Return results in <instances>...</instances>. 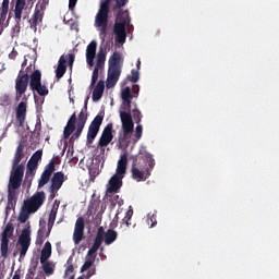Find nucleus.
Returning <instances> with one entry per match:
<instances>
[{
	"label": "nucleus",
	"mask_w": 279,
	"mask_h": 279,
	"mask_svg": "<svg viewBox=\"0 0 279 279\" xmlns=\"http://www.w3.org/2000/svg\"><path fill=\"white\" fill-rule=\"evenodd\" d=\"M121 98L123 100V110H126L128 112L132 111V99H134V96L132 95V88L125 87L121 93Z\"/></svg>",
	"instance_id": "nucleus-20"
},
{
	"label": "nucleus",
	"mask_w": 279,
	"mask_h": 279,
	"mask_svg": "<svg viewBox=\"0 0 279 279\" xmlns=\"http://www.w3.org/2000/svg\"><path fill=\"white\" fill-rule=\"evenodd\" d=\"M141 92V87L138 85H133L132 95L133 97H138V93Z\"/></svg>",
	"instance_id": "nucleus-53"
},
{
	"label": "nucleus",
	"mask_w": 279,
	"mask_h": 279,
	"mask_svg": "<svg viewBox=\"0 0 279 279\" xmlns=\"http://www.w3.org/2000/svg\"><path fill=\"white\" fill-rule=\"evenodd\" d=\"M104 123V116L98 114L94 118L92 123L89 124L88 132H87V145H93L95 138H97V134H99V129Z\"/></svg>",
	"instance_id": "nucleus-12"
},
{
	"label": "nucleus",
	"mask_w": 279,
	"mask_h": 279,
	"mask_svg": "<svg viewBox=\"0 0 279 279\" xmlns=\"http://www.w3.org/2000/svg\"><path fill=\"white\" fill-rule=\"evenodd\" d=\"M44 16H45V10L36 7L33 17L29 20L31 29H34V32H36L38 29V25L43 23Z\"/></svg>",
	"instance_id": "nucleus-19"
},
{
	"label": "nucleus",
	"mask_w": 279,
	"mask_h": 279,
	"mask_svg": "<svg viewBox=\"0 0 279 279\" xmlns=\"http://www.w3.org/2000/svg\"><path fill=\"white\" fill-rule=\"evenodd\" d=\"M129 82H132L133 84H136L138 80H141V74L138 73V70H132L131 75L128 76Z\"/></svg>",
	"instance_id": "nucleus-39"
},
{
	"label": "nucleus",
	"mask_w": 279,
	"mask_h": 279,
	"mask_svg": "<svg viewBox=\"0 0 279 279\" xmlns=\"http://www.w3.org/2000/svg\"><path fill=\"white\" fill-rule=\"evenodd\" d=\"M111 228H117V222H111Z\"/></svg>",
	"instance_id": "nucleus-63"
},
{
	"label": "nucleus",
	"mask_w": 279,
	"mask_h": 279,
	"mask_svg": "<svg viewBox=\"0 0 279 279\" xmlns=\"http://www.w3.org/2000/svg\"><path fill=\"white\" fill-rule=\"evenodd\" d=\"M64 73H66V58L64 56H61L56 70V77H58V80H61V77H64Z\"/></svg>",
	"instance_id": "nucleus-25"
},
{
	"label": "nucleus",
	"mask_w": 279,
	"mask_h": 279,
	"mask_svg": "<svg viewBox=\"0 0 279 279\" xmlns=\"http://www.w3.org/2000/svg\"><path fill=\"white\" fill-rule=\"evenodd\" d=\"M82 239H84V231L74 230V233H73L74 244L80 245V243H82Z\"/></svg>",
	"instance_id": "nucleus-38"
},
{
	"label": "nucleus",
	"mask_w": 279,
	"mask_h": 279,
	"mask_svg": "<svg viewBox=\"0 0 279 279\" xmlns=\"http://www.w3.org/2000/svg\"><path fill=\"white\" fill-rule=\"evenodd\" d=\"M62 184H64V173L63 172H56L51 179V185L49 191L51 193V197H56V193H58L59 189H62Z\"/></svg>",
	"instance_id": "nucleus-17"
},
{
	"label": "nucleus",
	"mask_w": 279,
	"mask_h": 279,
	"mask_svg": "<svg viewBox=\"0 0 279 279\" xmlns=\"http://www.w3.org/2000/svg\"><path fill=\"white\" fill-rule=\"evenodd\" d=\"M23 184V179L19 174L9 178L8 184V204L13 206L16 204V191Z\"/></svg>",
	"instance_id": "nucleus-7"
},
{
	"label": "nucleus",
	"mask_w": 279,
	"mask_h": 279,
	"mask_svg": "<svg viewBox=\"0 0 279 279\" xmlns=\"http://www.w3.org/2000/svg\"><path fill=\"white\" fill-rule=\"evenodd\" d=\"M156 214H148V218L146 221L149 228H155V226H157L158 220H156Z\"/></svg>",
	"instance_id": "nucleus-41"
},
{
	"label": "nucleus",
	"mask_w": 279,
	"mask_h": 279,
	"mask_svg": "<svg viewBox=\"0 0 279 279\" xmlns=\"http://www.w3.org/2000/svg\"><path fill=\"white\" fill-rule=\"evenodd\" d=\"M41 158H43V150H37L36 153L33 154V156L31 157V160L38 163L39 160H41Z\"/></svg>",
	"instance_id": "nucleus-47"
},
{
	"label": "nucleus",
	"mask_w": 279,
	"mask_h": 279,
	"mask_svg": "<svg viewBox=\"0 0 279 279\" xmlns=\"http://www.w3.org/2000/svg\"><path fill=\"white\" fill-rule=\"evenodd\" d=\"M129 1L130 0H116V5L113 7V10H119L113 25V34L117 45H125V40H128L125 27L132 23V19L130 17V11L120 9L125 8Z\"/></svg>",
	"instance_id": "nucleus-2"
},
{
	"label": "nucleus",
	"mask_w": 279,
	"mask_h": 279,
	"mask_svg": "<svg viewBox=\"0 0 279 279\" xmlns=\"http://www.w3.org/2000/svg\"><path fill=\"white\" fill-rule=\"evenodd\" d=\"M101 97H104V92H101L100 89L94 88L93 95H92L93 101H99V99H101Z\"/></svg>",
	"instance_id": "nucleus-45"
},
{
	"label": "nucleus",
	"mask_w": 279,
	"mask_h": 279,
	"mask_svg": "<svg viewBox=\"0 0 279 279\" xmlns=\"http://www.w3.org/2000/svg\"><path fill=\"white\" fill-rule=\"evenodd\" d=\"M25 147L23 144H20L16 147L13 160H12V168L10 172V178H14L15 174H19L20 179H23L25 175V163H21V160L25 158V153H24Z\"/></svg>",
	"instance_id": "nucleus-6"
},
{
	"label": "nucleus",
	"mask_w": 279,
	"mask_h": 279,
	"mask_svg": "<svg viewBox=\"0 0 279 279\" xmlns=\"http://www.w3.org/2000/svg\"><path fill=\"white\" fill-rule=\"evenodd\" d=\"M47 5H49V0H41L36 8H39L40 10H47Z\"/></svg>",
	"instance_id": "nucleus-51"
},
{
	"label": "nucleus",
	"mask_w": 279,
	"mask_h": 279,
	"mask_svg": "<svg viewBox=\"0 0 279 279\" xmlns=\"http://www.w3.org/2000/svg\"><path fill=\"white\" fill-rule=\"evenodd\" d=\"M65 270H64V279H69L71 278V276L75 277V268L73 267V255H71L68 260L66 264L64 265Z\"/></svg>",
	"instance_id": "nucleus-27"
},
{
	"label": "nucleus",
	"mask_w": 279,
	"mask_h": 279,
	"mask_svg": "<svg viewBox=\"0 0 279 279\" xmlns=\"http://www.w3.org/2000/svg\"><path fill=\"white\" fill-rule=\"evenodd\" d=\"M27 64V60L22 63V69L15 80V101H21V97L27 93V86H29L33 93H37L40 97H47L49 95V88L47 84L43 83V73L40 70L32 71V65L26 68V71H23V68Z\"/></svg>",
	"instance_id": "nucleus-1"
},
{
	"label": "nucleus",
	"mask_w": 279,
	"mask_h": 279,
	"mask_svg": "<svg viewBox=\"0 0 279 279\" xmlns=\"http://www.w3.org/2000/svg\"><path fill=\"white\" fill-rule=\"evenodd\" d=\"M58 215V209H51L48 218V231L46 232V236H49L51 234V230L53 229V225L56 223V217Z\"/></svg>",
	"instance_id": "nucleus-31"
},
{
	"label": "nucleus",
	"mask_w": 279,
	"mask_h": 279,
	"mask_svg": "<svg viewBox=\"0 0 279 279\" xmlns=\"http://www.w3.org/2000/svg\"><path fill=\"white\" fill-rule=\"evenodd\" d=\"M19 56V52L16 50H12L10 53H9V59L10 60H16V57Z\"/></svg>",
	"instance_id": "nucleus-57"
},
{
	"label": "nucleus",
	"mask_w": 279,
	"mask_h": 279,
	"mask_svg": "<svg viewBox=\"0 0 279 279\" xmlns=\"http://www.w3.org/2000/svg\"><path fill=\"white\" fill-rule=\"evenodd\" d=\"M119 77H121V68L109 65L106 82L107 88H114L117 82H119Z\"/></svg>",
	"instance_id": "nucleus-15"
},
{
	"label": "nucleus",
	"mask_w": 279,
	"mask_h": 279,
	"mask_svg": "<svg viewBox=\"0 0 279 279\" xmlns=\"http://www.w3.org/2000/svg\"><path fill=\"white\" fill-rule=\"evenodd\" d=\"M14 29H17V32H20L21 26L19 24L15 25Z\"/></svg>",
	"instance_id": "nucleus-62"
},
{
	"label": "nucleus",
	"mask_w": 279,
	"mask_h": 279,
	"mask_svg": "<svg viewBox=\"0 0 279 279\" xmlns=\"http://www.w3.org/2000/svg\"><path fill=\"white\" fill-rule=\"evenodd\" d=\"M101 243H104V242H101V240H99V239L94 240V244L90 248L94 250L95 252H97L99 250V247H101Z\"/></svg>",
	"instance_id": "nucleus-50"
},
{
	"label": "nucleus",
	"mask_w": 279,
	"mask_h": 279,
	"mask_svg": "<svg viewBox=\"0 0 279 279\" xmlns=\"http://www.w3.org/2000/svg\"><path fill=\"white\" fill-rule=\"evenodd\" d=\"M5 19H8V10L0 9V25L2 27H8V24L5 23Z\"/></svg>",
	"instance_id": "nucleus-40"
},
{
	"label": "nucleus",
	"mask_w": 279,
	"mask_h": 279,
	"mask_svg": "<svg viewBox=\"0 0 279 279\" xmlns=\"http://www.w3.org/2000/svg\"><path fill=\"white\" fill-rule=\"evenodd\" d=\"M131 173L136 182H145L151 175V170H149V167L140 166L135 159L131 167Z\"/></svg>",
	"instance_id": "nucleus-10"
},
{
	"label": "nucleus",
	"mask_w": 279,
	"mask_h": 279,
	"mask_svg": "<svg viewBox=\"0 0 279 279\" xmlns=\"http://www.w3.org/2000/svg\"><path fill=\"white\" fill-rule=\"evenodd\" d=\"M104 236H106V232L104 230V227H99L95 240H99V241L104 242Z\"/></svg>",
	"instance_id": "nucleus-48"
},
{
	"label": "nucleus",
	"mask_w": 279,
	"mask_h": 279,
	"mask_svg": "<svg viewBox=\"0 0 279 279\" xmlns=\"http://www.w3.org/2000/svg\"><path fill=\"white\" fill-rule=\"evenodd\" d=\"M75 5H77V0H69V10H75Z\"/></svg>",
	"instance_id": "nucleus-58"
},
{
	"label": "nucleus",
	"mask_w": 279,
	"mask_h": 279,
	"mask_svg": "<svg viewBox=\"0 0 279 279\" xmlns=\"http://www.w3.org/2000/svg\"><path fill=\"white\" fill-rule=\"evenodd\" d=\"M25 5H26L25 0H16L15 10H14L16 23H21V19L23 16V10H25Z\"/></svg>",
	"instance_id": "nucleus-26"
},
{
	"label": "nucleus",
	"mask_w": 279,
	"mask_h": 279,
	"mask_svg": "<svg viewBox=\"0 0 279 279\" xmlns=\"http://www.w3.org/2000/svg\"><path fill=\"white\" fill-rule=\"evenodd\" d=\"M34 213L35 211H32V209L24 204L19 216L20 223H26L27 219H29V215H34Z\"/></svg>",
	"instance_id": "nucleus-30"
},
{
	"label": "nucleus",
	"mask_w": 279,
	"mask_h": 279,
	"mask_svg": "<svg viewBox=\"0 0 279 279\" xmlns=\"http://www.w3.org/2000/svg\"><path fill=\"white\" fill-rule=\"evenodd\" d=\"M95 254H97V251L89 248L87 252L86 258H93V257L97 258V255H95Z\"/></svg>",
	"instance_id": "nucleus-56"
},
{
	"label": "nucleus",
	"mask_w": 279,
	"mask_h": 279,
	"mask_svg": "<svg viewBox=\"0 0 279 279\" xmlns=\"http://www.w3.org/2000/svg\"><path fill=\"white\" fill-rule=\"evenodd\" d=\"M43 265V269H44V274H46V276H53V271H56V268L53 267V264H51V262H44L41 263Z\"/></svg>",
	"instance_id": "nucleus-34"
},
{
	"label": "nucleus",
	"mask_w": 279,
	"mask_h": 279,
	"mask_svg": "<svg viewBox=\"0 0 279 279\" xmlns=\"http://www.w3.org/2000/svg\"><path fill=\"white\" fill-rule=\"evenodd\" d=\"M37 167H38V162H36L32 159L28 160V163H27L28 169H37Z\"/></svg>",
	"instance_id": "nucleus-54"
},
{
	"label": "nucleus",
	"mask_w": 279,
	"mask_h": 279,
	"mask_svg": "<svg viewBox=\"0 0 279 279\" xmlns=\"http://www.w3.org/2000/svg\"><path fill=\"white\" fill-rule=\"evenodd\" d=\"M133 119L135 121V123H141L142 119H143V113H141V110L138 109H133Z\"/></svg>",
	"instance_id": "nucleus-46"
},
{
	"label": "nucleus",
	"mask_w": 279,
	"mask_h": 279,
	"mask_svg": "<svg viewBox=\"0 0 279 279\" xmlns=\"http://www.w3.org/2000/svg\"><path fill=\"white\" fill-rule=\"evenodd\" d=\"M118 236L119 233H117L114 229H109L107 232H105L104 241L107 245H112V243L117 241Z\"/></svg>",
	"instance_id": "nucleus-29"
},
{
	"label": "nucleus",
	"mask_w": 279,
	"mask_h": 279,
	"mask_svg": "<svg viewBox=\"0 0 279 279\" xmlns=\"http://www.w3.org/2000/svg\"><path fill=\"white\" fill-rule=\"evenodd\" d=\"M51 258V242L47 241L41 250L40 263H46Z\"/></svg>",
	"instance_id": "nucleus-28"
},
{
	"label": "nucleus",
	"mask_w": 279,
	"mask_h": 279,
	"mask_svg": "<svg viewBox=\"0 0 279 279\" xmlns=\"http://www.w3.org/2000/svg\"><path fill=\"white\" fill-rule=\"evenodd\" d=\"M99 69L95 68L92 74V83L90 86H95L97 84V81L99 80Z\"/></svg>",
	"instance_id": "nucleus-44"
},
{
	"label": "nucleus",
	"mask_w": 279,
	"mask_h": 279,
	"mask_svg": "<svg viewBox=\"0 0 279 279\" xmlns=\"http://www.w3.org/2000/svg\"><path fill=\"white\" fill-rule=\"evenodd\" d=\"M134 216V210L129 209L125 213V217L122 219V227L125 226V228H130V226H132V222H130L132 220V217Z\"/></svg>",
	"instance_id": "nucleus-36"
},
{
	"label": "nucleus",
	"mask_w": 279,
	"mask_h": 279,
	"mask_svg": "<svg viewBox=\"0 0 279 279\" xmlns=\"http://www.w3.org/2000/svg\"><path fill=\"white\" fill-rule=\"evenodd\" d=\"M81 271H87L86 278H92V276H95V274H97V268H95V255L94 257H86L85 263L81 267Z\"/></svg>",
	"instance_id": "nucleus-21"
},
{
	"label": "nucleus",
	"mask_w": 279,
	"mask_h": 279,
	"mask_svg": "<svg viewBox=\"0 0 279 279\" xmlns=\"http://www.w3.org/2000/svg\"><path fill=\"white\" fill-rule=\"evenodd\" d=\"M0 10H10V0H3L2 5L0 7Z\"/></svg>",
	"instance_id": "nucleus-52"
},
{
	"label": "nucleus",
	"mask_w": 279,
	"mask_h": 279,
	"mask_svg": "<svg viewBox=\"0 0 279 279\" xmlns=\"http://www.w3.org/2000/svg\"><path fill=\"white\" fill-rule=\"evenodd\" d=\"M88 104L85 102L84 108L81 110L78 114V120L76 123V131L72 135L71 138H80L82 136V132H84V128L86 125V121H88Z\"/></svg>",
	"instance_id": "nucleus-13"
},
{
	"label": "nucleus",
	"mask_w": 279,
	"mask_h": 279,
	"mask_svg": "<svg viewBox=\"0 0 279 279\" xmlns=\"http://www.w3.org/2000/svg\"><path fill=\"white\" fill-rule=\"evenodd\" d=\"M112 123L107 124V128L104 129L102 134L98 141V147H108L110 143H112V138H114V135H112Z\"/></svg>",
	"instance_id": "nucleus-18"
},
{
	"label": "nucleus",
	"mask_w": 279,
	"mask_h": 279,
	"mask_svg": "<svg viewBox=\"0 0 279 279\" xmlns=\"http://www.w3.org/2000/svg\"><path fill=\"white\" fill-rule=\"evenodd\" d=\"M105 64H106V51H104V49H100L97 54L96 68L102 69Z\"/></svg>",
	"instance_id": "nucleus-32"
},
{
	"label": "nucleus",
	"mask_w": 279,
	"mask_h": 279,
	"mask_svg": "<svg viewBox=\"0 0 279 279\" xmlns=\"http://www.w3.org/2000/svg\"><path fill=\"white\" fill-rule=\"evenodd\" d=\"M75 123H77V114L74 112L71 117H70V119H69V121H68V123H66V125H65V128H64V131H63V138H70V136H71V134L73 133V132H75Z\"/></svg>",
	"instance_id": "nucleus-23"
},
{
	"label": "nucleus",
	"mask_w": 279,
	"mask_h": 279,
	"mask_svg": "<svg viewBox=\"0 0 279 279\" xmlns=\"http://www.w3.org/2000/svg\"><path fill=\"white\" fill-rule=\"evenodd\" d=\"M95 56H97V41L93 40L86 49V62L88 66H95Z\"/></svg>",
	"instance_id": "nucleus-22"
},
{
	"label": "nucleus",
	"mask_w": 279,
	"mask_h": 279,
	"mask_svg": "<svg viewBox=\"0 0 279 279\" xmlns=\"http://www.w3.org/2000/svg\"><path fill=\"white\" fill-rule=\"evenodd\" d=\"M110 3H112V0H101L99 10L95 17V27L100 29V36H106L108 32V15L110 14Z\"/></svg>",
	"instance_id": "nucleus-5"
},
{
	"label": "nucleus",
	"mask_w": 279,
	"mask_h": 279,
	"mask_svg": "<svg viewBox=\"0 0 279 279\" xmlns=\"http://www.w3.org/2000/svg\"><path fill=\"white\" fill-rule=\"evenodd\" d=\"M53 171H56V161H53V159H52L45 167V170L40 175V179L38 182V189H43V186H45V184L49 183V180H51V175H53Z\"/></svg>",
	"instance_id": "nucleus-14"
},
{
	"label": "nucleus",
	"mask_w": 279,
	"mask_h": 279,
	"mask_svg": "<svg viewBox=\"0 0 279 279\" xmlns=\"http://www.w3.org/2000/svg\"><path fill=\"white\" fill-rule=\"evenodd\" d=\"M109 66H116V69H122L123 54H121V52H113L109 59Z\"/></svg>",
	"instance_id": "nucleus-24"
},
{
	"label": "nucleus",
	"mask_w": 279,
	"mask_h": 279,
	"mask_svg": "<svg viewBox=\"0 0 279 279\" xmlns=\"http://www.w3.org/2000/svg\"><path fill=\"white\" fill-rule=\"evenodd\" d=\"M45 199H47L45 192H36L31 198L24 201V205L33 213H38L43 204H45Z\"/></svg>",
	"instance_id": "nucleus-11"
},
{
	"label": "nucleus",
	"mask_w": 279,
	"mask_h": 279,
	"mask_svg": "<svg viewBox=\"0 0 279 279\" xmlns=\"http://www.w3.org/2000/svg\"><path fill=\"white\" fill-rule=\"evenodd\" d=\"M26 279H34V271H32V269L28 270Z\"/></svg>",
	"instance_id": "nucleus-60"
},
{
	"label": "nucleus",
	"mask_w": 279,
	"mask_h": 279,
	"mask_svg": "<svg viewBox=\"0 0 279 279\" xmlns=\"http://www.w3.org/2000/svg\"><path fill=\"white\" fill-rule=\"evenodd\" d=\"M36 169L34 168H26V174L24 184H28V186H32V180L34 179V175H36Z\"/></svg>",
	"instance_id": "nucleus-33"
},
{
	"label": "nucleus",
	"mask_w": 279,
	"mask_h": 279,
	"mask_svg": "<svg viewBox=\"0 0 279 279\" xmlns=\"http://www.w3.org/2000/svg\"><path fill=\"white\" fill-rule=\"evenodd\" d=\"M10 104H12V101L10 100V97L4 96L2 99V106H10Z\"/></svg>",
	"instance_id": "nucleus-59"
},
{
	"label": "nucleus",
	"mask_w": 279,
	"mask_h": 279,
	"mask_svg": "<svg viewBox=\"0 0 279 279\" xmlns=\"http://www.w3.org/2000/svg\"><path fill=\"white\" fill-rule=\"evenodd\" d=\"M120 121L122 123V131L118 133V149H128L130 147V140L134 134V120L132 113L128 110L120 111Z\"/></svg>",
	"instance_id": "nucleus-3"
},
{
	"label": "nucleus",
	"mask_w": 279,
	"mask_h": 279,
	"mask_svg": "<svg viewBox=\"0 0 279 279\" xmlns=\"http://www.w3.org/2000/svg\"><path fill=\"white\" fill-rule=\"evenodd\" d=\"M12 279H21V274L15 272L12 277Z\"/></svg>",
	"instance_id": "nucleus-61"
},
{
	"label": "nucleus",
	"mask_w": 279,
	"mask_h": 279,
	"mask_svg": "<svg viewBox=\"0 0 279 279\" xmlns=\"http://www.w3.org/2000/svg\"><path fill=\"white\" fill-rule=\"evenodd\" d=\"M145 159L148 162L149 171H151V169H154V167H156V160H154V157L149 153L145 154Z\"/></svg>",
	"instance_id": "nucleus-43"
},
{
	"label": "nucleus",
	"mask_w": 279,
	"mask_h": 279,
	"mask_svg": "<svg viewBox=\"0 0 279 279\" xmlns=\"http://www.w3.org/2000/svg\"><path fill=\"white\" fill-rule=\"evenodd\" d=\"M137 69H141V60H137Z\"/></svg>",
	"instance_id": "nucleus-64"
},
{
	"label": "nucleus",
	"mask_w": 279,
	"mask_h": 279,
	"mask_svg": "<svg viewBox=\"0 0 279 279\" xmlns=\"http://www.w3.org/2000/svg\"><path fill=\"white\" fill-rule=\"evenodd\" d=\"M46 230L47 229L45 227H41L38 230L37 239H36V245H43V243H45V239L49 238V236H47V234H45Z\"/></svg>",
	"instance_id": "nucleus-35"
},
{
	"label": "nucleus",
	"mask_w": 279,
	"mask_h": 279,
	"mask_svg": "<svg viewBox=\"0 0 279 279\" xmlns=\"http://www.w3.org/2000/svg\"><path fill=\"white\" fill-rule=\"evenodd\" d=\"M142 136H143V125L137 124V126L135 129L134 137L132 138L133 143L140 142Z\"/></svg>",
	"instance_id": "nucleus-37"
},
{
	"label": "nucleus",
	"mask_w": 279,
	"mask_h": 279,
	"mask_svg": "<svg viewBox=\"0 0 279 279\" xmlns=\"http://www.w3.org/2000/svg\"><path fill=\"white\" fill-rule=\"evenodd\" d=\"M68 62H69V66H73V62H75V54L69 53L68 54Z\"/></svg>",
	"instance_id": "nucleus-55"
},
{
	"label": "nucleus",
	"mask_w": 279,
	"mask_h": 279,
	"mask_svg": "<svg viewBox=\"0 0 279 279\" xmlns=\"http://www.w3.org/2000/svg\"><path fill=\"white\" fill-rule=\"evenodd\" d=\"M15 119L20 128L25 125V120L27 119V102L21 101L15 108Z\"/></svg>",
	"instance_id": "nucleus-16"
},
{
	"label": "nucleus",
	"mask_w": 279,
	"mask_h": 279,
	"mask_svg": "<svg viewBox=\"0 0 279 279\" xmlns=\"http://www.w3.org/2000/svg\"><path fill=\"white\" fill-rule=\"evenodd\" d=\"M95 89H96V90H100V92L104 93V90L106 89V83H105L102 80H100V81L97 83Z\"/></svg>",
	"instance_id": "nucleus-49"
},
{
	"label": "nucleus",
	"mask_w": 279,
	"mask_h": 279,
	"mask_svg": "<svg viewBox=\"0 0 279 279\" xmlns=\"http://www.w3.org/2000/svg\"><path fill=\"white\" fill-rule=\"evenodd\" d=\"M14 234V225L12 222L7 223L2 231L0 254L2 258H8V250L10 247V238Z\"/></svg>",
	"instance_id": "nucleus-8"
},
{
	"label": "nucleus",
	"mask_w": 279,
	"mask_h": 279,
	"mask_svg": "<svg viewBox=\"0 0 279 279\" xmlns=\"http://www.w3.org/2000/svg\"><path fill=\"white\" fill-rule=\"evenodd\" d=\"M84 228H85L84 218H83V217H78V218L76 219L74 230L84 232Z\"/></svg>",
	"instance_id": "nucleus-42"
},
{
	"label": "nucleus",
	"mask_w": 279,
	"mask_h": 279,
	"mask_svg": "<svg viewBox=\"0 0 279 279\" xmlns=\"http://www.w3.org/2000/svg\"><path fill=\"white\" fill-rule=\"evenodd\" d=\"M32 232L29 229H24L17 240V250L20 252V260L27 256V250H29V245H32Z\"/></svg>",
	"instance_id": "nucleus-9"
},
{
	"label": "nucleus",
	"mask_w": 279,
	"mask_h": 279,
	"mask_svg": "<svg viewBox=\"0 0 279 279\" xmlns=\"http://www.w3.org/2000/svg\"><path fill=\"white\" fill-rule=\"evenodd\" d=\"M128 151H124L120 156V159L118 160L116 174H113L109 180L107 193H119V191H121V186H123V175H125L128 171Z\"/></svg>",
	"instance_id": "nucleus-4"
}]
</instances>
